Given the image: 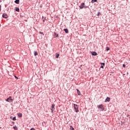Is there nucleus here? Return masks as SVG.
I'll use <instances>...</instances> for the list:
<instances>
[{
  "mask_svg": "<svg viewBox=\"0 0 130 130\" xmlns=\"http://www.w3.org/2000/svg\"><path fill=\"white\" fill-rule=\"evenodd\" d=\"M74 106L75 112L76 113H78V112H79V105L74 104Z\"/></svg>",
  "mask_w": 130,
  "mask_h": 130,
  "instance_id": "nucleus-1",
  "label": "nucleus"
},
{
  "mask_svg": "<svg viewBox=\"0 0 130 130\" xmlns=\"http://www.w3.org/2000/svg\"><path fill=\"white\" fill-rule=\"evenodd\" d=\"M98 108L99 109H101L100 111H104L105 108H104V107L103 104L99 105L98 106Z\"/></svg>",
  "mask_w": 130,
  "mask_h": 130,
  "instance_id": "nucleus-2",
  "label": "nucleus"
},
{
  "mask_svg": "<svg viewBox=\"0 0 130 130\" xmlns=\"http://www.w3.org/2000/svg\"><path fill=\"white\" fill-rule=\"evenodd\" d=\"M55 105L54 104H52L51 107V113H53V111L55 110Z\"/></svg>",
  "mask_w": 130,
  "mask_h": 130,
  "instance_id": "nucleus-3",
  "label": "nucleus"
},
{
  "mask_svg": "<svg viewBox=\"0 0 130 130\" xmlns=\"http://www.w3.org/2000/svg\"><path fill=\"white\" fill-rule=\"evenodd\" d=\"M6 101H7V102H9L10 103H11V102H13L14 101V100L12 99V96H9V98H7L6 100Z\"/></svg>",
  "mask_w": 130,
  "mask_h": 130,
  "instance_id": "nucleus-4",
  "label": "nucleus"
},
{
  "mask_svg": "<svg viewBox=\"0 0 130 130\" xmlns=\"http://www.w3.org/2000/svg\"><path fill=\"white\" fill-rule=\"evenodd\" d=\"M84 6H85V3H82L80 6H79V8L82 10V9H84Z\"/></svg>",
  "mask_w": 130,
  "mask_h": 130,
  "instance_id": "nucleus-5",
  "label": "nucleus"
},
{
  "mask_svg": "<svg viewBox=\"0 0 130 130\" xmlns=\"http://www.w3.org/2000/svg\"><path fill=\"white\" fill-rule=\"evenodd\" d=\"M91 55H93L94 56H96V55H98V54L95 51H92L91 52Z\"/></svg>",
  "mask_w": 130,
  "mask_h": 130,
  "instance_id": "nucleus-6",
  "label": "nucleus"
},
{
  "mask_svg": "<svg viewBox=\"0 0 130 130\" xmlns=\"http://www.w3.org/2000/svg\"><path fill=\"white\" fill-rule=\"evenodd\" d=\"M3 18H5V19H7L8 18V14L4 13L2 15Z\"/></svg>",
  "mask_w": 130,
  "mask_h": 130,
  "instance_id": "nucleus-7",
  "label": "nucleus"
},
{
  "mask_svg": "<svg viewBox=\"0 0 130 130\" xmlns=\"http://www.w3.org/2000/svg\"><path fill=\"white\" fill-rule=\"evenodd\" d=\"M101 68L104 69V66H105V63L101 62Z\"/></svg>",
  "mask_w": 130,
  "mask_h": 130,
  "instance_id": "nucleus-8",
  "label": "nucleus"
},
{
  "mask_svg": "<svg viewBox=\"0 0 130 130\" xmlns=\"http://www.w3.org/2000/svg\"><path fill=\"white\" fill-rule=\"evenodd\" d=\"M110 101V98L107 97V99L105 100V102H109Z\"/></svg>",
  "mask_w": 130,
  "mask_h": 130,
  "instance_id": "nucleus-9",
  "label": "nucleus"
},
{
  "mask_svg": "<svg viewBox=\"0 0 130 130\" xmlns=\"http://www.w3.org/2000/svg\"><path fill=\"white\" fill-rule=\"evenodd\" d=\"M63 31H64L65 33H66L67 34L69 33V29L68 28H64L63 29Z\"/></svg>",
  "mask_w": 130,
  "mask_h": 130,
  "instance_id": "nucleus-10",
  "label": "nucleus"
},
{
  "mask_svg": "<svg viewBox=\"0 0 130 130\" xmlns=\"http://www.w3.org/2000/svg\"><path fill=\"white\" fill-rule=\"evenodd\" d=\"M14 3H15V4H17V5H19V4H20V0H15L14 1Z\"/></svg>",
  "mask_w": 130,
  "mask_h": 130,
  "instance_id": "nucleus-11",
  "label": "nucleus"
},
{
  "mask_svg": "<svg viewBox=\"0 0 130 130\" xmlns=\"http://www.w3.org/2000/svg\"><path fill=\"white\" fill-rule=\"evenodd\" d=\"M15 10L16 12H20V9L19 8L15 7Z\"/></svg>",
  "mask_w": 130,
  "mask_h": 130,
  "instance_id": "nucleus-12",
  "label": "nucleus"
},
{
  "mask_svg": "<svg viewBox=\"0 0 130 130\" xmlns=\"http://www.w3.org/2000/svg\"><path fill=\"white\" fill-rule=\"evenodd\" d=\"M54 35L55 38H56V37H58V34H57L56 32H54Z\"/></svg>",
  "mask_w": 130,
  "mask_h": 130,
  "instance_id": "nucleus-13",
  "label": "nucleus"
},
{
  "mask_svg": "<svg viewBox=\"0 0 130 130\" xmlns=\"http://www.w3.org/2000/svg\"><path fill=\"white\" fill-rule=\"evenodd\" d=\"M17 115H18V117H22V113H17Z\"/></svg>",
  "mask_w": 130,
  "mask_h": 130,
  "instance_id": "nucleus-14",
  "label": "nucleus"
},
{
  "mask_svg": "<svg viewBox=\"0 0 130 130\" xmlns=\"http://www.w3.org/2000/svg\"><path fill=\"white\" fill-rule=\"evenodd\" d=\"M10 118H11V119H13V120H17V119H16V117H13L11 116Z\"/></svg>",
  "mask_w": 130,
  "mask_h": 130,
  "instance_id": "nucleus-15",
  "label": "nucleus"
},
{
  "mask_svg": "<svg viewBox=\"0 0 130 130\" xmlns=\"http://www.w3.org/2000/svg\"><path fill=\"white\" fill-rule=\"evenodd\" d=\"M34 55H35V56L38 55V53L37 52V51L34 52Z\"/></svg>",
  "mask_w": 130,
  "mask_h": 130,
  "instance_id": "nucleus-16",
  "label": "nucleus"
},
{
  "mask_svg": "<svg viewBox=\"0 0 130 130\" xmlns=\"http://www.w3.org/2000/svg\"><path fill=\"white\" fill-rule=\"evenodd\" d=\"M77 91L78 92V95H81V92L80 91V90H79V89H77Z\"/></svg>",
  "mask_w": 130,
  "mask_h": 130,
  "instance_id": "nucleus-17",
  "label": "nucleus"
},
{
  "mask_svg": "<svg viewBox=\"0 0 130 130\" xmlns=\"http://www.w3.org/2000/svg\"><path fill=\"white\" fill-rule=\"evenodd\" d=\"M97 0H91L92 4H94V3H96Z\"/></svg>",
  "mask_w": 130,
  "mask_h": 130,
  "instance_id": "nucleus-18",
  "label": "nucleus"
},
{
  "mask_svg": "<svg viewBox=\"0 0 130 130\" xmlns=\"http://www.w3.org/2000/svg\"><path fill=\"white\" fill-rule=\"evenodd\" d=\"M13 128L15 130H18V127H17V126H13Z\"/></svg>",
  "mask_w": 130,
  "mask_h": 130,
  "instance_id": "nucleus-19",
  "label": "nucleus"
},
{
  "mask_svg": "<svg viewBox=\"0 0 130 130\" xmlns=\"http://www.w3.org/2000/svg\"><path fill=\"white\" fill-rule=\"evenodd\" d=\"M59 56V54H56V56H55L56 58H58Z\"/></svg>",
  "mask_w": 130,
  "mask_h": 130,
  "instance_id": "nucleus-20",
  "label": "nucleus"
},
{
  "mask_svg": "<svg viewBox=\"0 0 130 130\" xmlns=\"http://www.w3.org/2000/svg\"><path fill=\"white\" fill-rule=\"evenodd\" d=\"M70 130H75V128L73 126H70Z\"/></svg>",
  "mask_w": 130,
  "mask_h": 130,
  "instance_id": "nucleus-21",
  "label": "nucleus"
},
{
  "mask_svg": "<svg viewBox=\"0 0 130 130\" xmlns=\"http://www.w3.org/2000/svg\"><path fill=\"white\" fill-rule=\"evenodd\" d=\"M110 48H109V47H106V50L107 51H108V50H110Z\"/></svg>",
  "mask_w": 130,
  "mask_h": 130,
  "instance_id": "nucleus-22",
  "label": "nucleus"
},
{
  "mask_svg": "<svg viewBox=\"0 0 130 130\" xmlns=\"http://www.w3.org/2000/svg\"><path fill=\"white\" fill-rule=\"evenodd\" d=\"M87 8H89V6H86L84 5L83 9H87Z\"/></svg>",
  "mask_w": 130,
  "mask_h": 130,
  "instance_id": "nucleus-23",
  "label": "nucleus"
},
{
  "mask_svg": "<svg viewBox=\"0 0 130 130\" xmlns=\"http://www.w3.org/2000/svg\"><path fill=\"white\" fill-rule=\"evenodd\" d=\"M100 15H101V14L100 13V12H99L96 14V16H100Z\"/></svg>",
  "mask_w": 130,
  "mask_h": 130,
  "instance_id": "nucleus-24",
  "label": "nucleus"
},
{
  "mask_svg": "<svg viewBox=\"0 0 130 130\" xmlns=\"http://www.w3.org/2000/svg\"><path fill=\"white\" fill-rule=\"evenodd\" d=\"M40 34H41L42 35H44V34H43V32L40 31Z\"/></svg>",
  "mask_w": 130,
  "mask_h": 130,
  "instance_id": "nucleus-25",
  "label": "nucleus"
},
{
  "mask_svg": "<svg viewBox=\"0 0 130 130\" xmlns=\"http://www.w3.org/2000/svg\"><path fill=\"white\" fill-rule=\"evenodd\" d=\"M30 130H35V128H34V127H32V128H31L30 129Z\"/></svg>",
  "mask_w": 130,
  "mask_h": 130,
  "instance_id": "nucleus-26",
  "label": "nucleus"
},
{
  "mask_svg": "<svg viewBox=\"0 0 130 130\" xmlns=\"http://www.w3.org/2000/svg\"><path fill=\"white\" fill-rule=\"evenodd\" d=\"M2 11V6L0 5V12Z\"/></svg>",
  "mask_w": 130,
  "mask_h": 130,
  "instance_id": "nucleus-27",
  "label": "nucleus"
},
{
  "mask_svg": "<svg viewBox=\"0 0 130 130\" xmlns=\"http://www.w3.org/2000/svg\"><path fill=\"white\" fill-rule=\"evenodd\" d=\"M123 68H125V64H123Z\"/></svg>",
  "mask_w": 130,
  "mask_h": 130,
  "instance_id": "nucleus-28",
  "label": "nucleus"
},
{
  "mask_svg": "<svg viewBox=\"0 0 130 130\" xmlns=\"http://www.w3.org/2000/svg\"><path fill=\"white\" fill-rule=\"evenodd\" d=\"M14 77H15V79H18V77H17V76H15Z\"/></svg>",
  "mask_w": 130,
  "mask_h": 130,
  "instance_id": "nucleus-29",
  "label": "nucleus"
},
{
  "mask_svg": "<svg viewBox=\"0 0 130 130\" xmlns=\"http://www.w3.org/2000/svg\"><path fill=\"white\" fill-rule=\"evenodd\" d=\"M122 124H123V122H122V121H121V125H122Z\"/></svg>",
  "mask_w": 130,
  "mask_h": 130,
  "instance_id": "nucleus-30",
  "label": "nucleus"
},
{
  "mask_svg": "<svg viewBox=\"0 0 130 130\" xmlns=\"http://www.w3.org/2000/svg\"><path fill=\"white\" fill-rule=\"evenodd\" d=\"M128 116H129V115L127 114V115H126V117H128Z\"/></svg>",
  "mask_w": 130,
  "mask_h": 130,
  "instance_id": "nucleus-31",
  "label": "nucleus"
},
{
  "mask_svg": "<svg viewBox=\"0 0 130 130\" xmlns=\"http://www.w3.org/2000/svg\"><path fill=\"white\" fill-rule=\"evenodd\" d=\"M43 22H45V19L43 20Z\"/></svg>",
  "mask_w": 130,
  "mask_h": 130,
  "instance_id": "nucleus-32",
  "label": "nucleus"
},
{
  "mask_svg": "<svg viewBox=\"0 0 130 130\" xmlns=\"http://www.w3.org/2000/svg\"><path fill=\"white\" fill-rule=\"evenodd\" d=\"M12 123H15V122H14V121H12Z\"/></svg>",
  "mask_w": 130,
  "mask_h": 130,
  "instance_id": "nucleus-33",
  "label": "nucleus"
},
{
  "mask_svg": "<svg viewBox=\"0 0 130 130\" xmlns=\"http://www.w3.org/2000/svg\"><path fill=\"white\" fill-rule=\"evenodd\" d=\"M127 75H128V72H127Z\"/></svg>",
  "mask_w": 130,
  "mask_h": 130,
  "instance_id": "nucleus-34",
  "label": "nucleus"
},
{
  "mask_svg": "<svg viewBox=\"0 0 130 130\" xmlns=\"http://www.w3.org/2000/svg\"><path fill=\"white\" fill-rule=\"evenodd\" d=\"M2 0H0V3H2V1H1Z\"/></svg>",
  "mask_w": 130,
  "mask_h": 130,
  "instance_id": "nucleus-35",
  "label": "nucleus"
},
{
  "mask_svg": "<svg viewBox=\"0 0 130 130\" xmlns=\"http://www.w3.org/2000/svg\"><path fill=\"white\" fill-rule=\"evenodd\" d=\"M40 7H41H41H42V6H40Z\"/></svg>",
  "mask_w": 130,
  "mask_h": 130,
  "instance_id": "nucleus-36",
  "label": "nucleus"
},
{
  "mask_svg": "<svg viewBox=\"0 0 130 130\" xmlns=\"http://www.w3.org/2000/svg\"><path fill=\"white\" fill-rule=\"evenodd\" d=\"M42 18H43V16H42Z\"/></svg>",
  "mask_w": 130,
  "mask_h": 130,
  "instance_id": "nucleus-37",
  "label": "nucleus"
},
{
  "mask_svg": "<svg viewBox=\"0 0 130 130\" xmlns=\"http://www.w3.org/2000/svg\"><path fill=\"white\" fill-rule=\"evenodd\" d=\"M0 27H1V25H0Z\"/></svg>",
  "mask_w": 130,
  "mask_h": 130,
  "instance_id": "nucleus-38",
  "label": "nucleus"
}]
</instances>
